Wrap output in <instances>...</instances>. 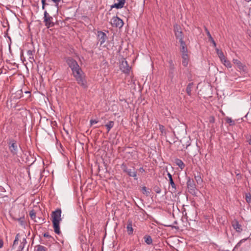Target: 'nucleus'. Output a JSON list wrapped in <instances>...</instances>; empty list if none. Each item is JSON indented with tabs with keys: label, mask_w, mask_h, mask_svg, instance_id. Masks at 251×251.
<instances>
[{
	"label": "nucleus",
	"mask_w": 251,
	"mask_h": 251,
	"mask_svg": "<svg viewBox=\"0 0 251 251\" xmlns=\"http://www.w3.org/2000/svg\"><path fill=\"white\" fill-rule=\"evenodd\" d=\"M52 20L53 18L45 10L44 12V22L45 24V25L48 28L54 26V23Z\"/></svg>",
	"instance_id": "39448f33"
},
{
	"label": "nucleus",
	"mask_w": 251,
	"mask_h": 251,
	"mask_svg": "<svg viewBox=\"0 0 251 251\" xmlns=\"http://www.w3.org/2000/svg\"><path fill=\"white\" fill-rule=\"evenodd\" d=\"M46 248L42 245H37L35 247V251H46Z\"/></svg>",
	"instance_id": "5701e85b"
},
{
	"label": "nucleus",
	"mask_w": 251,
	"mask_h": 251,
	"mask_svg": "<svg viewBox=\"0 0 251 251\" xmlns=\"http://www.w3.org/2000/svg\"><path fill=\"white\" fill-rule=\"evenodd\" d=\"M121 168L123 172L126 173L129 176L133 177L135 180H137V172L135 171L134 167L132 168H128L127 165L123 163L121 165Z\"/></svg>",
	"instance_id": "7ed1b4c3"
},
{
	"label": "nucleus",
	"mask_w": 251,
	"mask_h": 251,
	"mask_svg": "<svg viewBox=\"0 0 251 251\" xmlns=\"http://www.w3.org/2000/svg\"><path fill=\"white\" fill-rule=\"evenodd\" d=\"M216 53H217V54L218 55L220 54V53L223 52V51L222 50H220L218 48H216Z\"/></svg>",
	"instance_id": "ea45409f"
},
{
	"label": "nucleus",
	"mask_w": 251,
	"mask_h": 251,
	"mask_svg": "<svg viewBox=\"0 0 251 251\" xmlns=\"http://www.w3.org/2000/svg\"><path fill=\"white\" fill-rule=\"evenodd\" d=\"M176 163L181 169H183L185 167V165H184V163L180 159H176Z\"/></svg>",
	"instance_id": "412c9836"
},
{
	"label": "nucleus",
	"mask_w": 251,
	"mask_h": 251,
	"mask_svg": "<svg viewBox=\"0 0 251 251\" xmlns=\"http://www.w3.org/2000/svg\"><path fill=\"white\" fill-rule=\"evenodd\" d=\"M18 221L20 222L21 225H22V226L25 225V222L24 221V218H20L18 219Z\"/></svg>",
	"instance_id": "72a5a7b5"
},
{
	"label": "nucleus",
	"mask_w": 251,
	"mask_h": 251,
	"mask_svg": "<svg viewBox=\"0 0 251 251\" xmlns=\"http://www.w3.org/2000/svg\"><path fill=\"white\" fill-rule=\"evenodd\" d=\"M139 171L140 172L143 173V172H145V170L144 169V168L143 167H141L139 169Z\"/></svg>",
	"instance_id": "a18cd8bd"
},
{
	"label": "nucleus",
	"mask_w": 251,
	"mask_h": 251,
	"mask_svg": "<svg viewBox=\"0 0 251 251\" xmlns=\"http://www.w3.org/2000/svg\"><path fill=\"white\" fill-rule=\"evenodd\" d=\"M44 236L45 237H50V235L48 234V233H44Z\"/></svg>",
	"instance_id": "de8ad7c7"
},
{
	"label": "nucleus",
	"mask_w": 251,
	"mask_h": 251,
	"mask_svg": "<svg viewBox=\"0 0 251 251\" xmlns=\"http://www.w3.org/2000/svg\"><path fill=\"white\" fill-rule=\"evenodd\" d=\"M9 150L13 156L17 155L19 151L17 142L14 139H10L8 142Z\"/></svg>",
	"instance_id": "20e7f679"
},
{
	"label": "nucleus",
	"mask_w": 251,
	"mask_h": 251,
	"mask_svg": "<svg viewBox=\"0 0 251 251\" xmlns=\"http://www.w3.org/2000/svg\"><path fill=\"white\" fill-rule=\"evenodd\" d=\"M110 23L113 26L119 28L122 27L124 25V22L122 20L117 16H114L111 19Z\"/></svg>",
	"instance_id": "6e6552de"
},
{
	"label": "nucleus",
	"mask_w": 251,
	"mask_h": 251,
	"mask_svg": "<svg viewBox=\"0 0 251 251\" xmlns=\"http://www.w3.org/2000/svg\"><path fill=\"white\" fill-rule=\"evenodd\" d=\"M222 63L227 68H230L232 67L231 64L230 62V61L226 59L224 60V61Z\"/></svg>",
	"instance_id": "b1692460"
},
{
	"label": "nucleus",
	"mask_w": 251,
	"mask_h": 251,
	"mask_svg": "<svg viewBox=\"0 0 251 251\" xmlns=\"http://www.w3.org/2000/svg\"><path fill=\"white\" fill-rule=\"evenodd\" d=\"M159 129L160 130L162 133H163L165 131L164 126L162 125H159Z\"/></svg>",
	"instance_id": "7c9ffc66"
},
{
	"label": "nucleus",
	"mask_w": 251,
	"mask_h": 251,
	"mask_svg": "<svg viewBox=\"0 0 251 251\" xmlns=\"http://www.w3.org/2000/svg\"><path fill=\"white\" fill-rule=\"evenodd\" d=\"M97 39L100 46L102 45L107 39L106 34L101 31H98L97 32Z\"/></svg>",
	"instance_id": "1a4fd4ad"
},
{
	"label": "nucleus",
	"mask_w": 251,
	"mask_h": 251,
	"mask_svg": "<svg viewBox=\"0 0 251 251\" xmlns=\"http://www.w3.org/2000/svg\"><path fill=\"white\" fill-rule=\"evenodd\" d=\"M175 32L176 37L177 39L179 40V43L184 42L182 32L178 30L177 25L175 26Z\"/></svg>",
	"instance_id": "9d476101"
},
{
	"label": "nucleus",
	"mask_w": 251,
	"mask_h": 251,
	"mask_svg": "<svg viewBox=\"0 0 251 251\" xmlns=\"http://www.w3.org/2000/svg\"><path fill=\"white\" fill-rule=\"evenodd\" d=\"M41 2H42V5H46V4H47L46 3V0H42Z\"/></svg>",
	"instance_id": "37998d69"
},
{
	"label": "nucleus",
	"mask_w": 251,
	"mask_h": 251,
	"mask_svg": "<svg viewBox=\"0 0 251 251\" xmlns=\"http://www.w3.org/2000/svg\"><path fill=\"white\" fill-rule=\"evenodd\" d=\"M167 176L169 177V180L170 185L171 186V192L172 193H175L176 191V185L175 184L171 174L168 172Z\"/></svg>",
	"instance_id": "9b49d317"
},
{
	"label": "nucleus",
	"mask_w": 251,
	"mask_h": 251,
	"mask_svg": "<svg viewBox=\"0 0 251 251\" xmlns=\"http://www.w3.org/2000/svg\"><path fill=\"white\" fill-rule=\"evenodd\" d=\"M195 178L197 182L198 183V184H200L202 182V180L200 175L195 176Z\"/></svg>",
	"instance_id": "393cba45"
},
{
	"label": "nucleus",
	"mask_w": 251,
	"mask_h": 251,
	"mask_svg": "<svg viewBox=\"0 0 251 251\" xmlns=\"http://www.w3.org/2000/svg\"><path fill=\"white\" fill-rule=\"evenodd\" d=\"M114 123L113 121H109L105 125V126L106 127L107 132H108L110 129L113 127Z\"/></svg>",
	"instance_id": "aec40b11"
},
{
	"label": "nucleus",
	"mask_w": 251,
	"mask_h": 251,
	"mask_svg": "<svg viewBox=\"0 0 251 251\" xmlns=\"http://www.w3.org/2000/svg\"><path fill=\"white\" fill-rule=\"evenodd\" d=\"M19 233H18L16 234V236H15V239L14 241L13 244V248L15 246L18 245V241H19Z\"/></svg>",
	"instance_id": "a878e982"
},
{
	"label": "nucleus",
	"mask_w": 251,
	"mask_h": 251,
	"mask_svg": "<svg viewBox=\"0 0 251 251\" xmlns=\"http://www.w3.org/2000/svg\"><path fill=\"white\" fill-rule=\"evenodd\" d=\"M246 201L249 203L251 202V195L250 193L246 194Z\"/></svg>",
	"instance_id": "cd10ccee"
},
{
	"label": "nucleus",
	"mask_w": 251,
	"mask_h": 251,
	"mask_svg": "<svg viewBox=\"0 0 251 251\" xmlns=\"http://www.w3.org/2000/svg\"><path fill=\"white\" fill-rule=\"evenodd\" d=\"M233 62L234 64H235L238 68L243 71H245L246 67L245 65H244L240 61L237 59H233Z\"/></svg>",
	"instance_id": "f8f14e48"
},
{
	"label": "nucleus",
	"mask_w": 251,
	"mask_h": 251,
	"mask_svg": "<svg viewBox=\"0 0 251 251\" xmlns=\"http://www.w3.org/2000/svg\"><path fill=\"white\" fill-rule=\"evenodd\" d=\"M226 121L227 123L229 124L230 125H233L235 124L234 121H233L231 118H226Z\"/></svg>",
	"instance_id": "c85d7f7f"
},
{
	"label": "nucleus",
	"mask_w": 251,
	"mask_h": 251,
	"mask_svg": "<svg viewBox=\"0 0 251 251\" xmlns=\"http://www.w3.org/2000/svg\"><path fill=\"white\" fill-rule=\"evenodd\" d=\"M3 246V242L2 240H0V248H1Z\"/></svg>",
	"instance_id": "49530a36"
},
{
	"label": "nucleus",
	"mask_w": 251,
	"mask_h": 251,
	"mask_svg": "<svg viewBox=\"0 0 251 251\" xmlns=\"http://www.w3.org/2000/svg\"><path fill=\"white\" fill-rule=\"evenodd\" d=\"M205 31H206V34L207 35V36H208L209 40L211 42V43H212L213 46L215 48H216V43L215 42V41L213 39V38H212V37L211 36V35L210 34V32L208 31V30L206 28H205Z\"/></svg>",
	"instance_id": "a211bd4d"
},
{
	"label": "nucleus",
	"mask_w": 251,
	"mask_h": 251,
	"mask_svg": "<svg viewBox=\"0 0 251 251\" xmlns=\"http://www.w3.org/2000/svg\"><path fill=\"white\" fill-rule=\"evenodd\" d=\"M187 187L190 193H191L192 195H196V184L195 183L194 180L191 179L190 177H188L187 179Z\"/></svg>",
	"instance_id": "0eeeda50"
},
{
	"label": "nucleus",
	"mask_w": 251,
	"mask_h": 251,
	"mask_svg": "<svg viewBox=\"0 0 251 251\" xmlns=\"http://www.w3.org/2000/svg\"><path fill=\"white\" fill-rule=\"evenodd\" d=\"M42 9L44 10L45 8V5H42Z\"/></svg>",
	"instance_id": "3c124183"
},
{
	"label": "nucleus",
	"mask_w": 251,
	"mask_h": 251,
	"mask_svg": "<svg viewBox=\"0 0 251 251\" xmlns=\"http://www.w3.org/2000/svg\"><path fill=\"white\" fill-rule=\"evenodd\" d=\"M120 69L125 74H129L130 73L131 67L128 65L127 62L125 58L122 59L120 62Z\"/></svg>",
	"instance_id": "423d86ee"
},
{
	"label": "nucleus",
	"mask_w": 251,
	"mask_h": 251,
	"mask_svg": "<svg viewBox=\"0 0 251 251\" xmlns=\"http://www.w3.org/2000/svg\"><path fill=\"white\" fill-rule=\"evenodd\" d=\"M181 57L182 58V64L185 67L187 66L189 61V57L188 54H181Z\"/></svg>",
	"instance_id": "2eb2a0df"
},
{
	"label": "nucleus",
	"mask_w": 251,
	"mask_h": 251,
	"mask_svg": "<svg viewBox=\"0 0 251 251\" xmlns=\"http://www.w3.org/2000/svg\"><path fill=\"white\" fill-rule=\"evenodd\" d=\"M193 86V83H190L187 86L186 92L189 96H191V91H192Z\"/></svg>",
	"instance_id": "4be33fe9"
},
{
	"label": "nucleus",
	"mask_w": 251,
	"mask_h": 251,
	"mask_svg": "<svg viewBox=\"0 0 251 251\" xmlns=\"http://www.w3.org/2000/svg\"><path fill=\"white\" fill-rule=\"evenodd\" d=\"M145 242L147 245H150L152 243V239L150 235H146L144 237Z\"/></svg>",
	"instance_id": "6ab92c4d"
},
{
	"label": "nucleus",
	"mask_w": 251,
	"mask_h": 251,
	"mask_svg": "<svg viewBox=\"0 0 251 251\" xmlns=\"http://www.w3.org/2000/svg\"><path fill=\"white\" fill-rule=\"evenodd\" d=\"M27 54L29 56V58H31V56H33L32 51H31V50H28L27 51Z\"/></svg>",
	"instance_id": "e433bc0d"
},
{
	"label": "nucleus",
	"mask_w": 251,
	"mask_h": 251,
	"mask_svg": "<svg viewBox=\"0 0 251 251\" xmlns=\"http://www.w3.org/2000/svg\"><path fill=\"white\" fill-rule=\"evenodd\" d=\"M232 226L237 232H241L242 231L241 225L236 220H234L232 222Z\"/></svg>",
	"instance_id": "ddd939ff"
},
{
	"label": "nucleus",
	"mask_w": 251,
	"mask_h": 251,
	"mask_svg": "<svg viewBox=\"0 0 251 251\" xmlns=\"http://www.w3.org/2000/svg\"><path fill=\"white\" fill-rule=\"evenodd\" d=\"M61 210L60 209H57L52 213L53 227L54 231L57 234H60L61 233L60 230L59 223L61 221Z\"/></svg>",
	"instance_id": "f03ea898"
},
{
	"label": "nucleus",
	"mask_w": 251,
	"mask_h": 251,
	"mask_svg": "<svg viewBox=\"0 0 251 251\" xmlns=\"http://www.w3.org/2000/svg\"><path fill=\"white\" fill-rule=\"evenodd\" d=\"M26 243V239L25 238H23V241L21 244H24L25 246Z\"/></svg>",
	"instance_id": "a19ab883"
},
{
	"label": "nucleus",
	"mask_w": 251,
	"mask_h": 251,
	"mask_svg": "<svg viewBox=\"0 0 251 251\" xmlns=\"http://www.w3.org/2000/svg\"><path fill=\"white\" fill-rule=\"evenodd\" d=\"M66 62L72 71L73 76L75 78L77 84L83 89L88 88V83L86 75L76 60L71 57L66 60Z\"/></svg>",
	"instance_id": "f257e3e1"
},
{
	"label": "nucleus",
	"mask_w": 251,
	"mask_h": 251,
	"mask_svg": "<svg viewBox=\"0 0 251 251\" xmlns=\"http://www.w3.org/2000/svg\"><path fill=\"white\" fill-rule=\"evenodd\" d=\"M126 229L128 235H131L133 234V229L132 228V222L131 220H128Z\"/></svg>",
	"instance_id": "dca6fc26"
},
{
	"label": "nucleus",
	"mask_w": 251,
	"mask_h": 251,
	"mask_svg": "<svg viewBox=\"0 0 251 251\" xmlns=\"http://www.w3.org/2000/svg\"><path fill=\"white\" fill-rule=\"evenodd\" d=\"M29 215H30V218L32 220H35V219L36 218V213L33 210H31L29 212Z\"/></svg>",
	"instance_id": "bb28decb"
},
{
	"label": "nucleus",
	"mask_w": 251,
	"mask_h": 251,
	"mask_svg": "<svg viewBox=\"0 0 251 251\" xmlns=\"http://www.w3.org/2000/svg\"><path fill=\"white\" fill-rule=\"evenodd\" d=\"M23 251L19 250V251Z\"/></svg>",
	"instance_id": "864d4df0"
},
{
	"label": "nucleus",
	"mask_w": 251,
	"mask_h": 251,
	"mask_svg": "<svg viewBox=\"0 0 251 251\" xmlns=\"http://www.w3.org/2000/svg\"><path fill=\"white\" fill-rule=\"evenodd\" d=\"M142 192L144 194H146L147 195L149 193L147 191V188L145 186H144L142 188Z\"/></svg>",
	"instance_id": "2f4dec72"
},
{
	"label": "nucleus",
	"mask_w": 251,
	"mask_h": 251,
	"mask_svg": "<svg viewBox=\"0 0 251 251\" xmlns=\"http://www.w3.org/2000/svg\"><path fill=\"white\" fill-rule=\"evenodd\" d=\"M214 118L213 117H211L210 119V123H214Z\"/></svg>",
	"instance_id": "79ce46f5"
},
{
	"label": "nucleus",
	"mask_w": 251,
	"mask_h": 251,
	"mask_svg": "<svg viewBox=\"0 0 251 251\" xmlns=\"http://www.w3.org/2000/svg\"><path fill=\"white\" fill-rule=\"evenodd\" d=\"M247 141L250 145H251V135H247L246 136Z\"/></svg>",
	"instance_id": "473e14b6"
},
{
	"label": "nucleus",
	"mask_w": 251,
	"mask_h": 251,
	"mask_svg": "<svg viewBox=\"0 0 251 251\" xmlns=\"http://www.w3.org/2000/svg\"><path fill=\"white\" fill-rule=\"evenodd\" d=\"M0 191H1V192H5V189H4V188H3V187L1 188Z\"/></svg>",
	"instance_id": "8fccbe9b"
},
{
	"label": "nucleus",
	"mask_w": 251,
	"mask_h": 251,
	"mask_svg": "<svg viewBox=\"0 0 251 251\" xmlns=\"http://www.w3.org/2000/svg\"><path fill=\"white\" fill-rule=\"evenodd\" d=\"M180 50L181 52V54H188V50L186 47L185 43L184 42H180Z\"/></svg>",
	"instance_id": "f3484780"
},
{
	"label": "nucleus",
	"mask_w": 251,
	"mask_h": 251,
	"mask_svg": "<svg viewBox=\"0 0 251 251\" xmlns=\"http://www.w3.org/2000/svg\"><path fill=\"white\" fill-rule=\"evenodd\" d=\"M246 240H247L246 239H243V240H240V242L237 244V245H240V244H241L242 242L245 241H246Z\"/></svg>",
	"instance_id": "c03bdc74"
},
{
	"label": "nucleus",
	"mask_w": 251,
	"mask_h": 251,
	"mask_svg": "<svg viewBox=\"0 0 251 251\" xmlns=\"http://www.w3.org/2000/svg\"><path fill=\"white\" fill-rule=\"evenodd\" d=\"M169 63H170V64L171 65H173V66L174 65V64H173V61H172V60H170L169 61Z\"/></svg>",
	"instance_id": "09e8293b"
},
{
	"label": "nucleus",
	"mask_w": 251,
	"mask_h": 251,
	"mask_svg": "<svg viewBox=\"0 0 251 251\" xmlns=\"http://www.w3.org/2000/svg\"><path fill=\"white\" fill-rule=\"evenodd\" d=\"M218 56H219V58L220 59V60L222 62H223L224 60L226 59L223 52L220 53V54L218 55Z\"/></svg>",
	"instance_id": "c756f323"
},
{
	"label": "nucleus",
	"mask_w": 251,
	"mask_h": 251,
	"mask_svg": "<svg viewBox=\"0 0 251 251\" xmlns=\"http://www.w3.org/2000/svg\"><path fill=\"white\" fill-rule=\"evenodd\" d=\"M90 125L92 126L94 124H97L98 123V121L96 120H91L90 121Z\"/></svg>",
	"instance_id": "c9c22d12"
},
{
	"label": "nucleus",
	"mask_w": 251,
	"mask_h": 251,
	"mask_svg": "<svg viewBox=\"0 0 251 251\" xmlns=\"http://www.w3.org/2000/svg\"><path fill=\"white\" fill-rule=\"evenodd\" d=\"M54 3L55 6L58 7L59 3L61 1V0H51Z\"/></svg>",
	"instance_id": "f704fd0d"
},
{
	"label": "nucleus",
	"mask_w": 251,
	"mask_h": 251,
	"mask_svg": "<svg viewBox=\"0 0 251 251\" xmlns=\"http://www.w3.org/2000/svg\"><path fill=\"white\" fill-rule=\"evenodd\" d=\"M155 191L156 193L159 194L161 192V189L159 187H157L155 188Z\"/></svg>",
	"instance_id": "58836bf2"
},
{
	"label": "nucleus",
	"mask_w": 251,
	"mask_h": 251,
	"mask_svg": "<svg viewBox=\"0 0 251 251\" xmlns=\"http://www.w3.org/2000/svg\"><path fill=\"white\" fill-rule=\"evenodd\" d=\"M30 59L34 60L33 56H31V58H29Z\"/></svg>",
	"instance_id": "603ef678"
},
{
	"label": "nucleus",
	"mask_w": 251,
	"mask_h": 251,
	"mask_svg": "<svg viewBox=\"0 0 251 251\" xmlns=\"http://www.w3.org/2000/svg\"><path fill=\"white\" fill-rule=\"evenodd\" d=\"M25 245L21 244L19 247V250L23 251L24 249L25 248Z\"/></svg>",
	"instance_id": "4c0bfd02"
},
{
	"label": "nucleus",
	"mask_w": 251,
	"mask_h": 251,
	"mask_svg": "<svg viewBox=\"0 0 251 251\" xmlns=\"http://www.w3.org/2000/svg\"><path fill=\"white\" fill-rule=\"evenodd\" d=\"M118 2L115 3L111 5V8H116L117 9H121L123 8L125 5L126 0H117Z\"/></svg>",
	"instance_id": "4468645a"
}]
</instances>
